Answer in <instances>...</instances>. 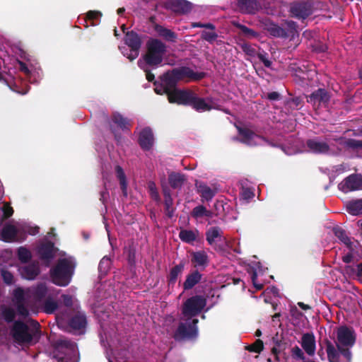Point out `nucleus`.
<instances>
[{
  "instance_id": "obj_15",
  "label": "nucleus",
  "mask_w": 362,
  "mask_h": 362,
  "mask_svg": "<svg viewBox=\"0 0 362 362\" xmlns=\"http://www.w3.org/2000/svg\"><path fill=\"white\" fill-rule=\"evenodd\" d=\"M189 105L192 106L194 109L199 112H204L211 109L218 108V105L211 98H200L196 93H194V99L192 100V103Z\"/></svg>"
},
{
  "instance_id": "obj_32",
  "label": "nucleus",
  "mask_w": 362,
  "mask_h": 362,
  "mask_svg": "<svg viewBox=\"0 0 362 362\" xmlns=\"http://www.w3.org/2000/svg\"><path fill=\"white\" fill-rule=\"evenodd\" d=\"M222 231L217 227H212L206 232V240L212 245L221 239Z\"/></svg>"
},
{
  "instance_id": "obj_52",
  "label": "nucleus",
  "mask_w": 362,
  "mask_h": 362,
  "mask_svg": "<svg viewBox=\"0 0 362 362\" xmlns=\"http://www.w3.org/2000/svg\"><path fill=\"white\" fill-rule=\"evenodd\" d=\"M3 211V220H6L10 218L13 214V208L8 204H5L2 208Z\"/></svg>"
},
{
  "instance_id": "obj_49",
  "label": "nucleus",
  "mask_w": 362,
  "mask_h": 362,
  "mask_svg": "<svg viewBox=\"0 0 362 362\" xmlns=\"http://www.w3.org/2000/svg\"><path fill=\"white\" fill-rule=\"evenodd\" d=\"M16 303L25 302V293L22 288H17L13 291Z\"/></svg>"
},
{
  "instance_id": "obj_28",
  "label": "nucleus",
  "mask_w": 362,
  "mask_h": 362,
  "mask_svg": "<svg viewBox=\"0 0 362 362\" xmlns=\"http://www.w3.org/2000/svg\"><path fill=\"white\" fill-rule=\"evenodd\" d=\"M199 234V233L197 230L182 229L179 233V238L182 242L193 244L194 241L198 238Z\"/></svg>"
},
{
  "instance_id": "obj_39",
  "label": "nucleus",
  "mask_w": 362,
  "mask_h": 362,
  "mask_svg": "<svg viewBox=\"0 0 362 362\" xmlns=\"http://www.w3.org/2000/svg\"><path fill=\"white\" fill-rule=\"evenodd\" d=\"M17 255L19 261L22 263H27L32 258L30 251L25 247H20L18 249Z\"/></svg>"
},
{
  "instance_id": "obj_48",
  "label": "nucleus",
  "mask_w": 362,
  "mask_h": 362,
  "mask_svg": "<svg viewBox=\"0 0 362 362\" xmlns=\"http://www.w3.org/2000/svg\"><path fill=\"white\" fill-rule=\"evenodd\" d=\"M17 313L19 315L26 317L29 315V311L25 305V302L16 303Z\"/></svg>"
},
{
  "instance_id": "obj_61",
  "label": "nucleus",
  "mask_w": 362,
  "mask_h": 362,
  "mask_svg": "<svg viewBox=\"0 0 362 362\" xmlns=\"http://www.w3.org/2000/svg\"><path fill=\"white\" fill-rule=\"evenodd\" d=\"M62 299H63V302H64V304L66 306V307H69L72 305V298L69 296V295H63L62 296Z\"/></svg>"
},
{
  "instance_id": "obj_23",
  "label": "nucleus",
  "mask_w": 362,
  "mask_h": 362,
  "mask_svg": "<svg viewBox=\"0 0 362 362\" xmlns=\"http://www.w3.org/2000/svg\"><path fill=\"white\" fill-rule=\"evenodd\" d=\"M329 100L328 93L323 88H319L307 98V101L313 105L327 103Z\"/></svg>"
},
{
  "instance_id": "obj_41",
  "label": "nucleus",
  "mask_w": 362,
  "mask_h": 362,
  "mask_svg": "<svg viewBox=\"0 0 362 362\" xmlns=\"http://www.w3.org/2000/svg\"><path fill=\"white\" fill-rule=\"evenodd\" d=\"M111 266V259L107 257H104L100 262L98 270L100 276H105L109 271Z\"/></svg>"
},
{
  "instance_id": "obj_57",
  "label": "nucleus",
  "mask_w": 362,
  "mask_h": 362,
  "mask_svg": "<svg viewBox=\"0 0 362 362\" xmlns=\"http://www.w3.org/2000/svg\"><path fill=\"white\" fill-rule=\"evenodd\" d=\"M253 196L254 193L252 192V191L247 188L243 189L241 192V197L245 200L250 199L251 198L253 197Z\"/></svg>"
},
{
  "instance_id": "obj_42",
  "label": "nucleus",
  "mask_w": 362,
  "mask_h": 362,
  "mask_svg": "<svg viewBox=\"0 0 362 362\" xmlns=\"http://www.w3.org/2000/svg\"><path fill=\"white\" fill-rule=\"evenodd\" d=\"M47 293V288L43 284L37 286L33 291V296L37 300H41L45 298Z\"/></svg>"
},
{
  "instance_id": "obj_14",
  "label": "nucleus",
  "mask_w": 362,
  "mask_h": 362,
  "mask_svg": "<svg viewBox=\"0 0 362 362\" xmlns=\"http://www.w3.org/2000/svg\"><path fill=\"white\" fill-rule=\"evenodd\" d=\"M56 252L57 248L51 241L42 243L37 247V254L40 259L47 264L54 259Z\"/></svg>"
},
{
  "instance_id": "obj_7",
  "label": "nucleus",
  "mask_w": 362,
  "mask_h": 362,
  "mask_svg": "<svg viewBox=\"0 0 362 362\" xmlns=\"http://www.w3.org/2000/svg\"><path fill=\"white\" fill-rule=\"evenodd\" d=\"M35 324V329L30 332L29 327L23 321L16 320L11 329L12 337L18 344L30 343L33 341V338L37 335L40 334L39 329L40 325L37 321H33Z\"/></svg>"
},
{
  "instance_id": "obj_1",
  "label": "nucleus",
  "mask_w": 362,
  "mask_h": 362,
  "mask_svg": "<svg viewBox=\"0 0 362 362\" xmlns=\"http://www.w3.org/2000/svg\"><path fill=\"white\" fill-rule=\"evenodd\" d=\"M206 300L201 296L189 298L183 304L180 325L175 333L176 340L197 337L198 320L195 318L205 308Z\"/></svg>"
},
{
  "instance_id": "obj_25",
  "label": "nucleus",
  "mask_w": 362,
  "mask_h": 362,
  "mask_svg": "<svg viewBox=\"0 0 362 362\" xmlns=\"http://www.w3.org/2000/svg\"><path fill=\"white\" fill-rule=\"evenodd\" d=\"M301 346L305 351L310 356L315 352V339L313 334H304L301 339Z\"/></svg>"
},
{
  "instance_id": "obj_36",
  "label": "nucleus",
  "mask_w": 362,
  "mask_h": 362,
  "mask_svg": "<svg viewBox=\"0 0 362 362\" xmlns=\"http://www.w3.org/2000/svg\"><path fill=\"white\" fill-rule=\"evenodd\" d=\"M346 209L349 214L357 216L362 214V199H356L346 204Z\"/></svg>"
},
{
  "instance_id": "obj_51",
  "label": "nucleus",
  "mask_w": 362,
  "mask_h": 362,
  "mask_svg": "<svg viewBox=\"0 0 362 362\" xmlns=\"http://www.w3.org/2000/svg\"><path fill=\"white\" fill-rule=\"evenodd\" d=\"M1 276L6 284L11 285L13 283V276L10 272L1 270Z\"/></svg>"
},
{
  "instance_id": "obj_63",
  "label": "nucleus",
  "mask_w": 362,
  "mask_h": 362,
  "mask_svg": "<svg viewBox=\"0 0 362 362\" xmlns=\"http://www.w3.org/2000/svg\"><path fill=\"white\" fill-rule=\"evenodd\" d=\"M279 94L277 92H272L268 94V98L272 100H276L279 99Z\"/></svg>"
},
{
  "instance_id": "obj_27",
  "label": "nucleus",
  "mask_w": 362,
  "mask_h": 362,
  "mask_svg": "<svg viewBox=\"0 0 362 362\" xmlns=\"http://www.w3.org/2000/svg\"><path fill=\"white\" fill-rule=\"evenodd\" d=\"M192 255V262L194 267L204 268L208 264V257L204 251L195 252Z\"/></svg>"
},
{
  "instance_id": "obj_45",
  "label": "nucleus",
  "mask_w": 362,
  "mask_h": 362,
  "mask_svg": "<svg viewBox=\"0 0 362 362\" xmlns=\"http://www.w3.org/2000/svg\"><path fill=\"white\" fill-rule=\"evenodd\" d=\"M23 55H24V58L26 59L27 62H19L21 68H23V69L28 68V67L34 68V66L35 65H37V63L36 60L35 59H33V57L30 54L23 53Z\"/></svg>"
},
{
  "instance_id": "obj_44",
  "label": "nucleus",
  "mask_w": 362,
  "mask_h": 362,
  "mask_svg": "<svg viewBox=\"0 0 362 362\" xmlns=\"http://www.w3.org/2000/svg\"><path fill=\"white\" fill-rule=\"evenodd\" d=\"M58 308L57 303L52 299H47L44 303V310L46 313H53Z\"/></svg>"
},
{
  "instance_id": "obj_62",
  "label": "nucleus",
  "mask_w": 362,
  "mask_h": 362,
  "mask_svg": "<svg viewBox=\"0 0 362 362\" xmlns=\"http://www.w3.org/2000/svg\"><path fill=\"white\" fill-rule=\"evenodd\" d=\"M282 149L285 152V153L287 155H293V154H295L298 152V151L294 147H291V148L290 147H288V148L283 147Z\"/></svg>"
},
{
  "instance_id": "obj_35",
  "label": "nucleus",
  "mask_w": 362,
  "mask_h": 362,
  "mask_svg": "<svg viewBox=\"0 0 362 362\" xmlns=\"http://www.w3.org/2000/svg\"><path fill=\"white\" fill-rule=\"evenodd\" d=\"M333 232L336 237L338 238V239L343 243L344 245H346L351 250H353L352 247V243L350 240V238L346 235L345 231L340 227H334L333 228Z\"/></svg>"
},
{
  "instance_id": "obj_11",
  "label": "nucleus",
  "mask_w": 362,
  "mask_h": 362,
  "mask_svg": "<svg viewBox=\"0 0 362 362\" xmlns=\"http://www.w3.org/2000/svg\"><path fill=\"white\" fill-rule=\"evenodd\" d=\"M129 125V121L122 115L118 112L112 114L110 121V127L118 143L120 142L121 137L117 133V129L122 130L123 132H128Z\"/></svg>"
},
{
  "instance_id": "obj_31",
  "label": "nucleus",
  "mask_w": 362,
  "mask_h": 362,
  "mask_svg": "<svg viewBox=\"0 0 362 362\" xmlns=\"http://www.w3.org/2000/svg\"><path fill=\"white\" fill-rule=\"evenodd\" d=\"M263 269L259 263L255 264L252 268V274L251 276L252 284L257 290H261L263 288V283L258 281V277L263 274Z\"/></svg>"
},
{
  "instance_id": "obj_29",
  "label": "nucleus",
  "mask_w": 362,
  "mask_h": 362,
  "mask_svg": "<svg viewBox=\"0 0 362 362\" xmlns=\"http://www.w3.org/2000/svg\"><path fill=\"white\" fill-rule=\"evenodd\" d=\"M197 191L201 194L202 202L211 200L215 195V191L202 182L196 184Z\"/></svg>"
},
{
  "instance_id": "obj_59",
  "label": "nucleus",
  "mask_w": 362,
  "mask_h": 362,
  "mask_svg": "<svg viewBox=\"0 0 362 362\" xmlns=\"http://www.w3.org/2000/svg\"><path fill=\"white\" fill-rule=\"evenodd\" d=\"M192 27L193 28H209L211 30H214V26L211 23H192Z\"/></svg>"
},
{
  "instance_id": "obj_21",
  "label": "nucleus",
  "mask_w": 362,
  "mask_h": 362,
  "mask_svg": "<svg viewBox=\"0 0 362 362\" xmlns=\"http://www.w3.org/2000/svg\"><path fill=\"white\" fill-rule=\"evenodd\" d=\"M242 48L243 51L250 57L257 56L259 61L262 62L264 65L267 67L271 66V62L266 57V56L260 52H259L258 48L257 46H252L247 43H244L242 45Z\"/></svg>"
},
{
  "instance_id": "obj_13",
  "label": "nucleus",
  "mask_w": 362,
  "mask_h": 362,
  "mask_svg": "<svg viewBox=\"0 0 362 362\" xmlns=\"http://www.w3.org/2000/svg\"><path fill=\"white\" fill-rule=\"evenodd\" d=\"M124 40L125 43L131 49L129 50V54H126L124 51H122V52L130 60L136 59L139 55V50L141 45L139 35L134 32L127 33L125 35Z\"/></svg>"
},
{
  "instance_id": "obj_24",
  "label": "nucleus",
  "mask_w": 362,
  "mask_h": 362,
  "mask_svg": "<svg viewBox=\"0 0 362 362\" xmlns=\"http://www.w3.org/2000/svg\"><path fill=\"white\" fill-rule=\"evenodd\" d=\"M309 151L314 153H329V146L327 143L318 139H310L307 142Z\"/></svg>"
},
{
  "instance_id": "obj_6",
  "label": "nucleus",
  "mask_w": 362,
  "mask_h": 362,
  "mask_svg": "<svg viewBox=\"0 0 362 362\" xmlns=\"http://www.w3.org/2000/svg\"><path fill=\"white\" fill-rule=\"evenodd\" d=\"M147 52L138 63L139 66H156L163 59L165 52V45L159 40L151 39L146 44Z\"/></svg>"
},
{
  "instance_id": "obj_53",
  "label": "nucleus",
  "mask_w": 362,
  "mask_h": 362,
  "mask_svg": "<svg viewBox=\"0 0 362 362\" xmlns=\"http://www.w3.org/2000/svg\"><path fill=\"white\" fill-rule=\"evenodd\" d=\"M202 37L209 42H212L216 39L217 35L211 30V31H203Z\"/></svg>"
},
{
  "instance_id": "obj_2",
  "label": "nucleus",
  "mask_w": 362,
  "mask_h": 362,
  "mask_svg": "<svg viewBox=\"0 0 362 362\" xmlns=\"http://www.w3.org/2000/svg\"><path fill=\"white\" fill-rule=\"evenodd\" d=\"M355 342L353 331L341 327L337 331V343L327 342V354L329 362H351V354L349 347Z\"/></svg>"
},
{
  "instance_id": "obj_30",
  "label": "nucleus",
  "mask_w": 362,
  "mask_h": 362,
  "mask_svg": "<svg viewBox=\"0 0 362 362\" xmlns=\"http://www.w3.org/2000/svg\"><path fill=\"white\" fill-rule=\"evenodd\" d=\"M168 180L173 188H180L186 180L185 176L180 173L172 172L168 175Z\"/></svg>"
},
{
  "instance_id": "obj_3",
  "label": "nucleus",
  "mask_w": 362,
  "mask_h": 362,
  "mask_svg": "<svg viewBox=\"0 0 362 362\" xmlns=\"http://www.w3.org/2000/svg\"><path fill=\"white\" fill-rule=\"evenodd\" d=\"M178 80L167 74L161 76L159 80L154 82V90L157 94H167L168 101L178 105H189L194 99V92L190 90H180L175 88Z\"/></svg>"
},
{
  "instance_id": "obj_26",
  "label": "nucleus",
  "mask_w": 362,
  "mask_h": 362,
  "mask_svg": "<svg viewBox=\"0 0 362 362\" xmlns=\"http://www.w3.org/2000/svg\"><path fill=\"white\" fill-rule=\"evenodd\" d=\"M17 234L18 230L15 226L6 225L1 232V240L6 243L12 242L15 240Z\"/></svg>"
},
{
  "instance_id": "obj_40",
  "label": "nucleus",
  "mask_w": 362,
  "mask_h": 362,
  "mask_svg": "<svg viewBox=\"0 0 362 362\" xmlns=\"http://www.w3.org/2000/svg\"><path fill=\"white\" fill-rule=\"evenodd\" d=\"M1 315L4 320L7 323L14 322V320L16 317V312L15 310L10 307H4L2 308Z\"/></svg>"
},
{
  "instance_id": "obj_50",
  "label": "nucleus",
  "mask_w": 362,
  "mask_h": 362,
  "mask_svg": "<svg viewBox=\"0 0 362 362\" xmlns=\"http://www.w3.org/2000/svg\"><path fill=\"white\" fill-rule=\"evenodd\" d=\"M346 272H350L351 274L359 276L362 273V263L358 264L354 267H348L346 269Z\"/></svg>"
},
{
  "instance_id": "obj_9",
  "label": "nucleus",
  "mask_w": 362,
  "mask_h": 362,
  "mask_svg": "<svg viewBox=\"0 0 362 362\" xmlns=\"http://www.w3.org/2000/svg\"><path fill=\"white\" fill-rule=\"evenodd\" d=\"M239 137L234 138V140H238L240 142L245 144L248 146H257L264 145L268 141L262 136H259L254 133L252 131L247 128H242L238 127Z\"/></svg>"
},
{
  "instance_id": "obj_12",
  "label": "nucleus",
  "mask_w": 362,
  "mask_h": 362,
  "mask_svg": "<svg viewBox=\"0 0 362 362\" xmlns=\"http://www.w3.org/2000/svg\"><path fill=\"white\" fill-rule=\"evenodd\" d=\"M340 191L348 193L362 189V176L353 174L345 178L338 185Z\"/></svg>"
},
{
  "instance_id": "obj_47",
  "label": "nucleus",
  "mask_w": 362,
  "mask_h": 362,
  "mask_svg": "<svg viewBox=\"0 0 362 362\" xmlns=\"http://www.w3.org/2000/svg\"><path fill=\"white\" fill-rule=\"evenodd\" d=\"M90 21V11H87L85 14L80 15L78 18V23L83 25L86 28L89 27L88 23Z\"/></svg>"
},
{
  "instance_id": "obj_18",
  "label": "nucleus",
  "mask_w": 362,
  "mask_h": 362,
  "mask_svg": "<svg viewBox=\"0 0 362 362\" xmlns=\"http://www.w3.org/2000/svg\"><path fill=\"white\" fill-rule=\"evenodd\" d=\"M139 143L144 150H149L153 146L154 137L153 132L149 127H146L140 132Z\"/></svg>"
},
{
  "instance_id": "obj_33",
  "label": "nucleus",
  "mask_w": 362,
  "mask_h": 362,
  "mask_svg": "<svg viewBox=\"0 0 362 362\" xmlns=\"http://www.w3.org/2000/svg\"><path fill=\"white\" fill-rule=\"evenodd\" d=\"M115 173L117 178L119 181V184L121 186V189L124 195L127 196V177L124 173L123 168L119 165L115 166Z\"/></svg>"
},
{
  "instance_id": "obj_64",
  "label": "nucleus",
  "mask_w": 362,
  "mask_h": 362,
  "mask_svg": "<svg viewBox=\"0 0 362 362\" xmlns=\"http://www.w3.org/2000/svg\"><path fill=\"white\" fill-rule=\"evenodd\" d=\"M349 145L353 147H362V141L351 140L349 141Z\"/></svg>"
},
{
  "instance_id": "obj_34",
  "label": "nucleus",
  "mask_w": 362,
  "mask_h": 362,
  "mask_svg": "<svg viewBox=\"0 0 362 362\" xmlns=\"http://www.w3.org/2000/svg\"><path fill=\"white\" fill-rule=\"evenodd\" d=\"M202 275L198 272H194L189 274L185 281L184 282L183 287L185 290H188L194 287L201 280Z\"/></svg>"
},
{
  "instance_id": "obj_58",
  "label": "nucleus",
  "mask_w": 362,
  "mask_h": 362,
  "mask_svg": "<svg viewBox=\"0 0 362 362\" xmlns=\"http://www.w3.org/2000/svg\"><path fill=\"white\" fill-rule=\"evenodd\" d=\"M243 33L248 37H255L257 36V33L253 31L252 30L245 27L243 26L241 28Z\"/></svg>"
},
{
  "instance_id": "obj_10",
  "label": "nucleus",
  "mask_w": 362,
  "mask_h": 362,
  "mask_svg": "<svg viewBox=\"0 0 362 362\" xmlns=\"http://www.w3.org/2000/svg\"><path fill=\"white\" fill-rule=\"evenodd\" d=\"M167 76H172L177 80H183L187 82L198 81L205 76V73L198 71L197 69H169L167 72Z\"/></svg>"
},
{
  "instance_id": "obj_43",
  "label": "nucleus",
  "mask_w": 362,
  "mask_h": 362,
  "mask_svg": "<svg viewBox=\"0 0 362 362\" xmlns=\"http://www.w3.org/2000/svg\"><path fill=\"white\" fill-rule=\"evenodd\" d=\"M184 269V264L180 263L178 265L172 268L169 275V281L170 283H175L178 276L182 272Z\"/></svg>"
},
{
  "instance_id": "obj_22",
  "label": "nucleus",
  "mask_w": 362,
  "mask_h": 362,
  "mask_svg": "<svg viewBox=\"0 0 362 362\" xmlns=\"http://www.w3.org/2000/svg\"><path fill=\"white\" fill-rule=\"evenodd\" d=\"M23 278L28 280L35 279L40 274V269L38 263L33 262L20 269Z\"/></svg>"
},
{
  "instance_id": "obj_20",
  "label": "nucleus",
  "mask_w": 362,
  "mask_h": 362,
  "mask_svg": "<svg viewBox=\"0 0 362 362\" xmlns=\"http://www.w3.org/2000/svg\"><path fill=\"white\" fill-rule=\"evenodd\" d=\"M238 9L245 13H254L260 8L259 0H238Z\"/></svg>"
},
{
  "instance_id": "obj_56",
  "label": "nucleus",
  "mask_w": 362,
  "mask_h": 362,
  "mask_svg": "<svg viewBox=\"0 0 362 362\" xmlns=\"http://www.w3.org/2000/svg\"><path fill=\"white\" fill-rule=\"evenodd\" d=\"M165 205L166 207V209L168 211V213L170 214V209L173 205V199L168 192H165Z\"/></svg>"
},
{
  "instance_id": "obj_4",
  "label": "nucleus",
  "mask_w": 362,
  "mask_h": 362,
  "mask_svg": "<svg viewBox=\"0 0 362 362\" xmlns=\"http://www.w3.org/2000/svg\"><path fill=\"white\" fill-rule=\"evenodd\" d=\"M54 358L58 362H76V342L65 337H60L52 344Z\"/></svg>"
},
{
  "instance_id": "obj_46",
  "label": "nucleus",
  "mask_w": 362,
  "mask_h": 362,
  "mask_svg": "<svg viewBox=\"0 0 362 362\" xmlns=\"http://www.w3.org/2000/svg\"><path fill=\"white\" fill-rule=\"evenodd\" d=\"M148 189L151 198L156 201L159 200V194L154 182L150 181L148 183Z\"/></svg>"
},
{
  "instance_id": "obj_8",
  "label": "nucleus",
  "mask_w": 362,
  "mask_h": 362,
  "mask_svg": "<svg viewBox=\"0 0 362 362\" xmlns=\"http://www.w3.org/2000/svg\"><path fill=\"white\" fill-rule=\"evenodd\" d=\"M57 319L58 327L65 332L74 334H83L85 333L87 320L84 313L78 312L66 321L59 317Z\"/></svg>"
},
{
  "instance_id": "obj_38",
  "label": "nucleus",
  "mask_w": 362,
  "mask_h": 362,
  "mask_svg": "<svg viewBox=\"0 0 362 362\" xmlns=\"http://www.w3.org/2000/svg\"><path fill=\"white\" fill-rule=\"evenodd\" d=\"M192 216L196 219L202 218V217H211L212 212L207 210L206 208L204 206L199 205L194 207L192 211Z\"/></svg>"
},
{
  "instance_id": "obj_17",
  "label": "nucleus",
  "mask_w": 362,
  "mask_h": 362,
  "mask_svg": "<svg viewBox=\"0 0 362 362\" xmlns=\"http://www.w3.org/2000/svg\"><path fill=\"white\" fill-rule=\"evenodd\" d=\"M294 23L293 22H290L288 23V26L289 27V30L286 31V29L279 27V25L274 23H269L267 25V30L268 33L274 37H285L290 35V34L293 33Z\"/></svg>"
},
{
  "instance_id": "obj_54",
  "label": "nucleus",
  "mask_w": 362,
  "mask_h": 362,
  "mask_svg": "<svg viewBox=\"0 0 362 362\" xmlns=\"http://www.w3.org/2000/svg\"><path fill=\"white\" fill-rule=\"evenodd\" d=\"M263 349V342L258 339L254 344L249 346L248 350L250 351L259 353Z\"/></svg>"
},
{
  "instance_id": "obj_5",
  "label": "nucleus",
  "mask_w": 362,
  "mask_h": 362,
  "mask_svg": "<svg viewBox=\"0 0 362 362\" xmlns=\"http://www.w3.org/2000/svg\"><path fill=\"white\" fill-rule=\"evenodd\" d=\"M74 264L68 258L59 259L51 269L50 276L52 282L59 286H66L71 282L74 272Z\"/></svg>"
},
{
  "instance_id": "obj_19",
  "label": "nucleus",
  "mask_w": 362,
  "mask_h": 362,
  "mask_svg": "<svg viewBox=\"0 0 362 362\" xmlns=\"http://www.w3.org/2000/svg\"><path fill=\"white\" fill-rule=\"evenodd\" d=\"M168 7L175 13L185 14L192 9V4L186 0H170Z\"/></svg>"
},
{
  "instance_id": "obj_55",
  "label": "nucleus",
  "mask_w": 362,
  "mask_h": 362,
  "mask_svg": "<svg viewBox=\"0 0 362 362\" xmlns=\"http://www.w3.org/2000/svg\"><path fill=\"white\" fill-rule=\"evenodd\" d=\"M292 356L296 359H304V354L298 346H294L291 350Z\"/></svg>"
},
{
  "instance_id": "obj_60",
  "label": "nucleus",
  "mask_w": 362,
  "mask_h": 362,
  "mask_svg": "<svg viewBox=\"0 0 362 362\" xmlns=\"http://www.w3.org/2000/svg\"><path fill=\"white\" fill-rule=\"evenodd\" d=\"M264 294H272L274 296H278L279 290L274 286L269 287L265 290Z\"/></svg>"
},
{
  "instance_id": "obj_37",
  "label": "nucleus",
  "mask_w": 362,
  "mask_h": 362,
  "mask_svg": "<svg viewBox=\"0 0 362 362\" xmlns=\"http://www.w3.org/2000/svg\"><path fill=\"white\" fill-rule=\"evenodd\" d=\"M155 30L159 36L168 41H174L176 38V35L175 33L161 25H156L155 26Z\"/></svg>"
},
{
  "instance_id": "obj_16",
  "label": "nucleus",
  "mask_w": 362,
  "mask_h": 362,
  "mask_svg": "<svg viewBox=\"0 0 362 362\" xmlns=\"http://www.w3.org/2000/svg\"><path fill=\"white\" fill-rule=\"evenodd\" d=\"M292 14L298 18H305L313 12V6L310 2L294 4L291 8Z\"/></svg>"
}]
</instances>
